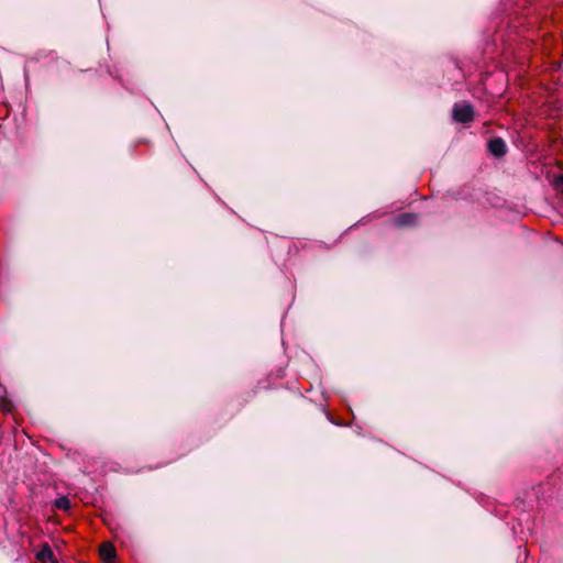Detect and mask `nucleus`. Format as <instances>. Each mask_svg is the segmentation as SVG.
<instances>
[{
  "label": "nucleus",
  "instance_id": "f257e3e1",
  "mask_svg": "<svg viewBox=\"0 0 563 563\" xmlns=\"http://www.w3.org/2000/svg\"><path fill=\"white\" fill-rule=\"evenodd\" d=\"M453 119L460 123H470L474 120V109L470 103H455L453 106Z\"/></svg>",
  "mask_w": 563,
  "mask_h": 563
},
{
  "label": "nucleus",
  "instance_id": "f03ea898",
  "mask_svg": "<svg viewBox=\"0 0 563 563\" xmlns=\"http://www.w3.org/2000/svg\"><path fill=\"white\" fill-rule=\"evenodd\" d=\"M487 150L493 156L503 157L507 154L508 147L504 139L496 136L487 142Z\"/></svg>",
  "mask_w": 563,
  "mask_h": 563
},
{
  "label": "nucleus",
  "instance_id": "7ed1b4c3",
  "mask_svg": "<svg viewBox=\"0 0 563 563\" xmlns=\"http://www.w3.org/2000/svg\"><path fill=\"white\" fill-rule=\"evenodd\" d=\"M419 222V217L416 213L405 212L400 213L395 218V224L398 228H407L417 225Z\"/></svg>",
  "mask_w": 563,
  "mask_h": 563
},
{
  "label": "nucleus",
  "instance_id": "20e7f679",
  "mask_svg": "<svg viewBox=\"0 0 563 563\" xmlns=\"http://www.w3.org/2000/svg\"><path fill=\"white\" fill-rule=\"evenodd\" d=\"M99 554L104 563H114L115 549L111 543H102L99 549Z\"/></svg>",
  "mask_w": 563,
  "mask_h": 563
},
{
  "label": "nucleus",
  "instance_id": "39448f33",
  "mask_svg": "<svg viewBox=\"0 0 563 563\" xmlns=\"http://www.w3.org/2000/svg\"><path fill=\"white\" fill-rule=\"evenodd\" d=\"M36 558L38 561H42V562H52V563H55V558H54V553L51 549V547L45 543L42 549L37 552L36 554Z\"/></svg>",
  "mask_w": 563,
  "mask_h": 563
},
{
  "label": "nucleus",
  "instance_id": "423d86ee",
  "mask_svg": "<svg viewBox=\"0 0 563 563\" xmlns=\"http://www.w3.org/2000/svg\"><path fill=\"white\" fill-rule=\"evenodd\" d=\"M54 506L57 509L68 511L71 507V503L67 496H62L54 501Z\"/></svg>",
  "mask_w": 563,
  "mask_h": 563
},
{
  "label": "nucleus",
  "instance_id": "0eeeda50",
  "mask_svg": "<svg viewBox=\"0 0 563 563\" xmlns=\"http://www.w3.org/2000/svg\"><path fill=\"white\" fill-rule=\"evenodd\" d=\"M0 408L3 410V411H11L12 408H13V404L11 400L7 399V398H1L0 399Z\"/></svg>",
  "mask_w": 563,
  "mask_h": 563
}]
</instances>
